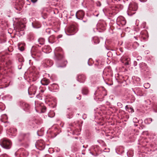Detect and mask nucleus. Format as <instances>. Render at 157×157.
<instances>
[{"mask_svg":"<svg viewBox=\"0 0 157 157\" xmlns=\"http://www.w3.org/2000/svg\"><path fill=\"white\" fill-rule=\"evenodd\" d=\"M54 52L56 59L59 61L63 60V65H62V63L57 65V67L60 68L65 67L67 63V61L64 59L62 49L60 47H57L55 48Z\"/></svg>","mask_w":157,"mask_h":157,"instance_id":"obj_1","label":"nucleus"},{"mask_svg":"<svg viewBox=\"0 0 157 157\" xmlns=\"http://www.w3.org/2000/svg\"><path fill=\"white\" fill-rule=\"evenodd\" d=\"M7 56V54H5L4 53H0V61L2 62V63L0 64L1 67H8L11 65V61L6 59L8 58Z\"/></svg>","mask_w":157,"mask_h":157,"instance_id":"obj_2","label":"nucleus"},{"mask_svg":"<svg viewBox=\"0 0 157 157\" xmlns=\"http://www.w3.org/2000/svg\"><path fill=\"white\" fill-rule=\"evenodd\" d=\"M138 6L136 3H133L130 4L129 6L127 13L128 15L131 16L135 13L137 10Z\"/></svg>","mask_w":157,"mask_h":157,"instance_id":"obj_3","label":"nucleus"},{"mask_svg":"<svg viewBox=\"0 0 157 157\" xmlns=\"http://www.w3.org/2000/svg\"><path fill=\"white\" fill-rule=\"evenodd\" d=\"M31 54L32 57L38 60L41 55V51L37 48L33 47L31 49Z\"/></svg>","mask_w":157,"mask_h":157,"instance_id":"obj_4","label":"nucleus"},{"mask_svg":"<svg viewBox=\"0 0 157 157\" xmlns=\"http://www.w3.org/2000/svg\"><path fill=\"white\" fill-rule=\"evenodd\" d=\"M0 143L2 146L6 149H10L12 145L11 141L6 138H4L1 140Z\"/></svg>","mask_w":157,"mask_h":157,"instance_id":"obj_5","label":"nucleus"},{"mask_svg":"<svg viewBox=\"0 0 157 157\" xmlns=\"http://www.w3.org/2000/svg\"><path fill=\"white\" fill-rule=\"evenodd\" d=\"M39 86H37L35 84L31 85L29 88L28 90V93L29 95H34Z\"/></svg>","mask_w":157,"mask_h":157,"instance_id":"obj_6","label":"nucleus"},{"mask_svg":"<svg viewBox=\"0 0 157 157\" xmlns=\"http://www.w3.org/2000/svg\"><path fill=\"white\" fill-rule=\"evenodd\" d=\"M35 146L36 148L40 150L44 149L45 147L44 142L42 140L37 141L35 144Z\"/></svg>","mask_w":157,"mask_h":157,"instance_id":"obj_7","label":"nucleus"},{"mask_svg":"<svg viewBox=\"0 0 157 157\" xmlns=\"http://www.w3.org/2000/svg\"><path fill=\"white\" fill-rule=\"evenodd\" d=\"M126 21L125 18L121 16H119L117 19V24L120 26H123L126 24Z\"/></svg>","mask_w":157,"mask_h":157,"instance_id":"obj_8","label":"nucleus"},{"mask_svg":"<svg viewBox=\"0 0 157 157\" xmlns=\"http://www.w3.org/2000/svg\"><path fill=\"white\" fill-rule=\"evenodd\" d=\"M25 25L21 22H19L17 23L14 27V29L17 32H20L23 31L25 28Z\"/></svg>","mask_w":157,"mask_h":157,"instance_id":"obj_9","label":"nucleus"},{"mask_svg":"<svg viewBox=\"0 0 157 157\" xmlns=\"http://www.w3.org/2000/svg\"><path fill=\"white\" fill-rule=\"evenodd\" d=\"M106 27V23L104 21H100L97 24L98 29L101 30L102 31L105 30Z\"/></svg>","mask_w":157,"mask_h":157,"instance_id":"obj_10","label":"nucleus"},{"mask_svg":"<svg viewBox=\"0 0 157 157\" xmlns=\"http://www.w3.org/2000/svg\"><path fill=\"white\" fill-rule=\"evenodd\" d=\"M77 30V27L74 25H71L68 29L67 31L70 35L74 34Z\"/></svg>","mask_w":157,"mask_h":157,"instance_id":"obj_11","label":"nucleus"},{"mask_svg":"<svg viewBox=\"0 0 157 157\" xmlns=\"http://www.w3.org/2000/svg\"><path fill=\"white\" fill-rule=\"evenodd\" d=\"M84 15L85 12L82 10L78 11L76 14V16L77 18L80 20H82Z\"/></svg>","mask_w":157,"mask_h":157,"instance_id":"obj_12","label":"nucleus"},{"mask_svg":"<svg viewBox=\"0 0 157 157\" xmlns=\"http://www.w3.org/2000/svg\"><path fill=\"white\" fill-rule=\"evenodd\" d=\"M36 105L35 107L36 109V107H39V109L41 110L42 113H44L46 110V108L45 106H44L43 103L36 104V101L35 102Z\"/></svg>","mask_w":157,"mask_h":157,"instance_id":"obj_13","label":"nucleus"},{"mask_svg":"<svg viewBox=\"0 0 157 157\" xmlns=\"http://www.w3.org/2000/svg\"><path fill=\"white\" fill-rule=\"evenodd\" d=\"M86 79L85 76L83 74H79L78 76L77 80L81 83L84 82Z\"/></svg>","mask_w":157,"mask_h":157,"instance_id":"obj_14","label":"nucleus"},{"mask_svg":"<svg viewBox=\"0 0 157 157\" xmlns=\"http://www.w3.org/2000/svg\"><path fill=\"white\" fill-rule=\"evenodd\" d=\"M140 36L144 40H146L148 36L147 31L146 30L142 31L141 32Z\"/></svg>","mask_w":157,"mask_h":157,"instance_id":"obj_15","label":"nucleus"},{"mask_svg":"<svg viewBox=\"0 0 157 157\" xmlns=\"http://www.w3.org/2000/svg\"><path fill=\"white\" fill-rule=\"evenodd\" d=\"M42 51L44 52L48 53L51 52V50L49 46H45L42 48Z\"/></svg>","mask_w":157,"mask_h":157,"instance_id":"obj_16","label":"nucleus"},{"mask_svg":"<svg viewBox=\"0 0 157 157\" xmlns=\"http://www.w3.org/2000/svg\"><path fill=\"white\" fill-rule=\"evenodd\" d=\"M41 83L44 85H47L50 83L49 80L46 78H44L41 81Z\"/></svg>","mask_w":157,"mask_h":157,"instance_id":"obj_17","label":"nucleus"},{"mask_svg":"<svg viewBox=\"0 0 157 157\" xmlns=\"http://www.w3.org/2000/svg\"><path fill=\"white\" fill-rule=\"evenodd\" d=\"M67 112L68 113L67 115V117L69 118H71L73 116L74 113L73 109H72L68 108Z\"/></svg>","mask_w":157,"mask_h":157,"instance_id":"obj_18","label":"nucleus"},{"mask_svg":"<svg viewBox=\"0 0 157 157\" xmlns=\"http://www.w3.org/2000/svg\"><path fill=\"white\" fill-rule=\"evenodd\" d=\"M8 132L11 133L13 136H15V135L16 133L17 132V129L13 128H10L8 129Z\"/></svg>","mask_w":157,"mask_h":157,"instance_id":"obj_19","label":"nucleus"},{"mask_svg":"<svg viewBox=\"0 0 157 157\" xmlns=\"http://www.w3.org/2000/svg\"><path fill=\"white\" fill-rule=\"evenodd\" d=\"M8 117L6 114L2 115L1 117V121L4 123L7 122Z\"/></svg>","mask_w":157,"mask_h":157,"instance_id":"obj_20","label":"nucleus"},{"mask_svg":"<svg viewBox=\"0 0 157 157\" xmlns=\"http://www.w3.org/2000/svg\"><path fill=\"white\" fill-rule=\"evenodd\" d=\"M32 25L33 27L35 28H39L41 26L40 23L38 21H36L32 23Z\"/></svg>","mask_w":157,"mask_h":157,"instance_id":"obj_21","label":"nucleus"},{"mask_svg":"<svg viewBox=\"0 0 157 157\" xmlns=\"http://www.w3.org/2000/svg\"><path fill=\"white\" fill-rule=\"evenodd\" d=\"M45 63L46 65L48 67L51 66L52 65L53 63L52 61L49 59L46 60Z\"/></svg>","mask_w":157,"mask_h":157,"instance_id":"obj_22","label":"nucleus"},{"mask_svg":"<svg viewBox=\"0 0 157 157\" xmlns=\"http://www.w3.org/2000/svg\"><path fill=\"white\" fill-rule=\"evenodd\" d=\"M49 42L53 43L55 41V37L53 35L50 36L48 38Z\"/></svg>","mask_w":157,"mask_h":157,"instance_id":"obj_23","label":"nucleus"},{"mask_svg":"<svg viewBox=\"0 0 157 157\" xmlns=\"http://www.w3.org/2000/svg\"><path fill=\"white\" fill-rule=\"evenodd\" d=\"M140 67L142 69H144L147 68V64L144 63H142L140 64Z\"/></svg>","mask_w":157,"mask_h":157,"instance_id":"obj_24","label":"nucleus"},{"mask_svg":"<svg viewBox=\"0 0 157 157\" xmlns=\"http://www.w3.org/2000/svg\"><path fill=\"white\" fill-rule=\"evenodd\" d=\"M38 42L40 45L44 44L45 42V40L42 38H40L38 40Z\"/></svg>","mask_w":157,"mask_h":157,"instance_id":"obj_25","label":"nucleus"},{"mask_svg":"<svg viewBox=\"0 0 157 157\" xmlns=\"http://www.w3.org/2000/svg\"><path fill=\"white\" fill-rule=\"evenodd\" d=\"M88 93V90L87 88H84L82 89V93L83 94L87 95Z\"/></svg>","mask_w":157,"mask_h":157,"instance_id":"obj_26","label":"nucleus"},{"mask_svg":"<svg viewBox=\"0 0 157 157\" xmlns=\"http://www.w3.org/2000/svg\"><path fill=\"white\" fill-rule=\"evenodd\" d=\"M51 89L54 90L58 89V85L56 84H53L52 85H51Z\"/></svg>","mask_w":157,"mask_h":157,"instance_id":"obj_27","label":"nucleus"},{"mask_svg":"<svg viewBox=\"0 0 157 157\" xmlns=\"http://www.w3.org/2000/svg\"><path fill=\"white\" fill-rule=\"evenodd\" d=\"M130 59L129 58H125L124 59V61H125L124 63L125 65L127 66L129 64V62Z\"/></svg>","mask_w":157,"mask_h":157,"instance_id":"obj_28","label":"nucleus"},{"mask_svg":"<svg viewBox=\"0 0 157 157\" xmlns=\"http://www.w3.org/2000/svg\"><path fill=\"white\" fill-rule=\"evenodd\" d=\"M98 146H92L91 147V150L93 151H94L96 153L98 150Z\"/></svg>","mask_w":157,"mask_h":157,"instance_id":"obj_29","label":"nucleus"},{"mask_svg":"<svg viewBox=\"0 0 157 157\" xmlns=\"http://www.w3.org/2000/svg\"><path fill=\"white\" fill-rule=\"evenodd\" d=\"M23 106L25 108H27V109H29L30 107V105L26 103H23Z\"/></svg>","mask_w":157,"mask_h":157,"instance_id":"obj_30","label":"nucleus"},{"mask_svg":"<svg viewBox=\"0 0 157 157\" xmlns=\"http://www.w3.org/2000/svg\"><path fill=\"white\" fill-rule=\"evenodd\" d=\"M152 121V119L151 118H149L146 119L145 120V122H147L148 123L150 124Z\"/></svg>","mask_w":157,"mask_h":157,"instance_id":"obj_31","label":"nucleus"},{"mask_svg":"<svg viewBox=\"0 0 157 157\" xmlns=\"http://www.w3.org/2000/svg\"><path fill=\"white\" fill-rule=\"evenodd\" d=\"M48 116L50 117H52L54 116L55 114L53 111H51L48 114Z\"/></svg>","mask_w":157,"mask_h":157,"instance_id":"obj_32","label":"nucleus"},{"mask_svg":"<svg viewBox=\"0 0 157 157\" xmlns=\"http://www.w3.org/2000/svg\"><path fill=\"white\" fill-rule=\"evenodd\" d=\"M25 154V151H22L21 152V153L20 154L19 156L20 157H24V156Z\"/></svg>","mask_w":157,"mask_h":157,"instance_id":"obj_33","label":"nucleus"},{"mask_svg":"<svg viewBox=\"0 0 157 157\" xmlns=\"http://www.w3.org/2000/svg\"><path fill=\"white\" fill-rule=\"evenodd\" d=\"M94 41L95 44H97L99 42V41L98 40V39H96V38H95L94 39Z\"/></svg>","mask_w":157,"mask_h":157,"instance_id":"obj_34","label":"nucleus"},{"mask_svg":"<svg viewBox=\"0 0 157 157\" xmlns=\"http://www.w3.org/2000/svg\"><path fill=\"white\" fill-rule=\"evenodd\" d=\"M154 109L156 112H157V105H154Z\"/></svg>","mask_w":157,"mask_h":157,"instance_id":"obj_35","label":"nucleus"},{"mask_svg":"<svg viewBox=\"0 0 157 157\" xmlns=\"http://www.w3.org/2000/svg\"><path fill=\"white\" fill-rule=\"evenodd\" d=\"M117 7H119L121 9H122L123 7V6L121 4L118 5H117Z\"/></svg>","mask_w":157,"mask_h":157,"instance_id":"obj_36","label":"nucleus"},{"mask_svg":"<svg viewBox=\"0 0 157 157\" xmlns=\"http://www.w3.org/2000/svg\"><path fill=\"white\" fill-rule=\"evenodd\" d=\"M117 105L118 106L121 107H122V104L120 102H118L117 103Z\"/></svg>","mask_w":157,"mask_h":157,"instance_id":"obj_37","label":"nucleus"},{"mask_svg":"<svg viewBox=\"0 0 157 157\" xmlns=\"http://www.w3.org/2000/svg\"><path fill=\"white\" fill-rule=\"evenodd\" d=\"M61 63H62V65H63V60H60V62L57 65H59V64H60Z\"/></svg>","mask_w":157,"mask_h":157,"instance_id":"obj_38","label":"nucleus"},{"mask_svg":"<svg viewBox=\"0 0 157 157\" xmlns=\"http://www.w3.org/2000/svg\"><path fill=\"white\" fill-rule=\"evenodd\" d=\"M38 0H31V1L33 3H36L37 2Z\"/></svg>","mask_w":157,"mask_h":157,"instance_id":"obj_39","label":"nucleus"},{"mask_svg":"<svg viewBox=\"0 0 157 157\" xmlns=\"http://www.w3.org/2000/svg\"><path fill=\"white\" fill-rule=\"evenodd\" d=\"M97 4V6H100L101 5V3L100 2H98Z\"/></svg>","mask_w":157,"mask_h":157,"instance_id":"obj_40","label":"nucleus"},{"mask_svg":"<svg viewBox=\"0 0 157 157\" xmlns=\"http://www.w3.org/2000/svg\"><path fill=\"white\" fill-rule=\"evenodd\" d=\"M62 35H59L57 36V38H61L62 37Z\"/></svg>","mask_w":157,"mask_h":157,"instance_id":"obj_41","label":"nucleus"},{"mask_svg":"<svg viewBox=\"0 0 157 157\" xmlns=\"http://www.w3.org/2000/svg\"><path fill=\"white\" fill-rule=\"evenodd\" d=\"M141 2H145L147 1V0H140Z\"/></svg>","mask_w":157,"mask_h":157,"instance_id":"obj_42","label":"nucleus"},{"mask_svg":"<svg viewBox=\"0 0 157 157\" xmlns=\"http://www.w3.org/2000/svg\"><path fill=\"white\" fill-rule=\"evenodd\" d=\"M20 151H21V150H19L18 151H17V152H16V154H19V152H20Z\"/></svg>","mask_w":157,"mask_h":157,"instance_id":"obj_43","label":"nucleus"},{"mask_svg":"<svg viewBox=\"0 0 157 157\" xmlns=\"http://www.w3.org/2000/svg\"><path fill=\"white\" fill-rule=\"evenodd\" d=\"M24 48L23 47H21V48L20 49V50L21 51H22L23 50Z\"/></svg>","mask_w":157,"mask_h":157,"instance_id":"obj_44","label":"nucleus"},{"mask_svg":"<svg viewBox=\"0 0 157 157\" xmlns=\"http://www.w3.org/2000/svg\"><path fill=\"white\" fill-rule=\"evenodd\" d=\"M87 21V19H86L85 20H83V21L85 22H86Z\"/></svg>","mask_w":157,"mask_h":157,"instance_id":"obj_45","label":"nucleus"},{"mask_svg":"<svg viewBox=\"0 0 157 157\" xmlns=\"http://www.w3.org/2000/svg\"><path fill=\"white\" fill-rule=\"evenodd\" d=\"M47 31L48 32H50V29H47Z\"/></svg>","mask_w":157,"mask_h":157,"instance_id":"obj_46","label":"nucleus"},{"mask_svg":"<svg viewBox=\"0 0 157 157\" xmlns=\"http://www.w3.org/2000/svg\"><path fill=\"white\" fill-rule=\"evenodd\" d=\"M36 97H37V98H39V94L37 95Z\"/></svg>","mask_w":157,"mask_h":157,"instance_id":"obj_47","label":"nucleus"},{"mask_svg":"<svg viewBox=\"0 0 157 157\" xmlns=\"http://www.w3.org/2000/svg\"><path fill=\"white\" fill-rule=\"evenodd\" d=\"M78 98V99L80 100L81 98L80 97H78V98Z\"/></svg>","mask_w":157,"mask_h":157,"instance_id":"obj_48","label":"nucleus"},{"mask_svg":"<svg viewBox=\"0 0 157 157\" xmlns=\"http://www.w3.org/2000/svg\"><path fill=\"white\" fill-rule=\"evenodd\" d=\"M40 91L42 92H43L44 91L43 90H40Z\"/></svg>","mask_w":157,"mask_h":157,"instance_id":"obj_49","label":"nucleus"},{"mask_svg":"<svg viewBox=\"0 0 157 157\" xmlns=\"http://www.w3.org/2000/svg\"><path fill=\"white\" fill-rule=\"evenodd\" d=\"M47 157H51L50 156V155H48V156H47Z\"/></svg>","mask_w":157,"mask_h":157,"instance_id":"obj_50","label":"nucleus"},{"mask_svg":"<svg viewBox=\"0 0 157 157\" xmlns=\"http://www.w3.org/2000/svg\"><path fill=\"white\" fill-rule=\"evenodd\" d=\"M73 134H74V133H75V132H73Z\"/></svg>","mask_w":157,"mask_h":157,"instance_id":"obj_51","label":"nucleus"},{"mask_svg":"<svg viewBox=\"0 0 157 157\" xmlns=\"http://www.w3.org/2000/svg\"><path fill=\"white\" fill-rule=\"evenodd\" d=\"M123 63H124V61L122 62Z\"/></svg>","mask_w":157,"mask_h":157,"instance_id":"obj_52","label":"nucleus"},{"mask_svg":"<svg viewBox=\"0 0 157 157\" xmlns=\"http://www.w3.org/2000/svg\"><path fill=\"white\" fill-rule=\"evenodd\" d=\"M1 75V74H0V76Z\"/></svg>","mask_w":157,"mask_h":157,"instance_id":"obj_53","label":"nucleus"}]
</instances>
